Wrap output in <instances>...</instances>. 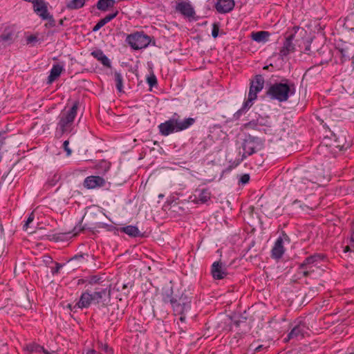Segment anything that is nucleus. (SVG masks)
I'll return each instance as SVG.
<instances>
[{"label": "nucleus", "mask_w": 354, "mask_h": 354, "mask_svg": "<svg viewBox=\"0 0 354 354\" xmlns=\"http://www.w3.org/2000/svg\"><path fill=\"white\" fill-rule=\"evenodd\" d=\"M111 289L110 284H99L94 288L88 287L84 292L79 301L78 308H88L92 304L106 306L111 301Z\"/></svg>", "instance_id": "nucleus-1"}, {"label": "nucleus", "mask_w": 354, "mask_h": 354, "mask_svg": "<svg viewBox=\"0 0 354 354\" xmlns=\"http://www.w3.org/2000/svg\"><path fill=\"white\" fill-rule=\"evenodd\" d=\"M195 120L192 118L185 119L183 121L178 118H173L158 126L159 131L162 136H167L174 131H180L186 129L194 122Z\"/></svg>", "instance_id": "nucleus-2"}, {"label": "nucleus", "mask_w": 354, "mask_h": 354, "mask_svg": "<svg viewBox=\"0 0 354 354\" xmlns=\"http://www.w3.org/2000/svg\"><path fill=\"white\" fill-rule=\"evenodd\" d=\"M295 91L294 84L274 83L270 86L267 94L279 102H285L288 100L290 95L295 93Z\"/></svg>", "instance_id": "nucleus-3"}, {"label": "nucleus", "mask_w": 354, "mask_h": 354, "mask_svg": "<svg viewBox=\"0 0 354 354\" xmlns=\"http://www.w3.org/2000/svg\"><path fill=\"white\" fill-rule=\"evenodd\" d=\"M78 106L79 102H75L72 107L68 111L62 113L58 126L59 127L62 134L71 131V127L76 117Z\"/></svg>", "instance_id": "nucleus-4"}, {"label": "nucleus", "mask_w": 354, "mask_h": 354, "mask_svg": "<svg viewBox=\"0 0 354 354\" xmlns=\"http://www.w3.org/2000/svg\"><path fill=\"white\" fill-rule=\"evenodd\" d=\"M264 85V80L260 75L255 76V78L250 83L248 97L244 104L243 108H249L252 106V102L257 98V94L261 91Z\"/></svg>", "instance_id": "nucleus-5"}, {"label": "nucleus", "mask_w": 354, "mask_h": 354, "mask_svg": "<svg viewBox=\"0 0 354 354\" xmlns=\"http://www.w3.org/2000/svg\"><path fill=\"white\" fill-rule=\"evenodd\" d=\"M129 45L136 50L147 47L151 42V39L147 35L141 32H136L127 37Z\"/></svg>", "instance_id": "nucleus-6"}, {"label": "nucleus", "mask_w": 354, "mask_h": 354, "mask_svg": "<svg viewBox=\"0 0 354 354\" xmlns=\"http://www.w3.org/2000/svg\"><path fill=\"white\" fill-rule=\"evenodd\" d=\"M299 30V28L298 26H295L290 33L288 32H286V40L279 52V55L281 57H286L288 54L295 52V47L292 41L295 40V34Z\"/></svg>", "instance_id": "nucleus-7"}, {"label": "nucleus", "mask_w": 354, "mask_h": 354, "mask_svg": "<svg viewBox=\"0 0 354 354\" xmlns=\"http://www.w3.org/2000/svg\"><path fill=\"white\" fill-rule=\"evenodd\" d=\"M307 334V328L303 324H299L295 326L288 335V338L286 341H289L292 339H301Z\"/></svg>", "instance_id": "nucleus-8"}, {"label": "nucleus", "mask_w": 354, "mask_h": 354, "mask_svg": "<svg viewBox=\"0 0 354 354\" xmlns=\"http://www.w3.org/2000/svg\"><path fill=\"white\" fill-rule=\"evenodd\" d=\"M211 272L214 279H223L227 275L226 268L220 261H216L212 264Z\"/></svg>", "instance_id": "nucleus-9"}, {"label": "nucleus", "mask_w": 354, "mask_h": 354, "mask_svg": "<svg viewBox=\"0 0 354 354\" xmlns=\"http://www.w3.org/2000/svg\"><path fill=\"white\" fill-rule=\"evenodd\" d=\"M32 4L34 11L42 19L49 17L47 5L44 0H35Z\"/></svg>", "instance_id": "nucleus-10"}, {"label": "nucleus", "mask_w": 354, "mask_h": 354, "mask_svg": "<svg viewBox=\"0 0 354 354\" xmlns=\"http://www.w3.org/2000/svg\"><path fill=\"white\" fill-rule=\"evenodd\" d=\"M17 37V32L15 26H8L1 35L0 40L7 44H11Z\"/></svg>", "instance_id": "nucleus-11"}, {"label": "nucleus", "mask_w": 354, "mask_h": 354, "mask_svg": "<svg viewBox=\"0 0 354 354\" xmlns=\"http://www.w3.org/2000/svg\"><path fill=\"white\" fill-rule=\"evenodd\" d=\"M105 180L100 176H91L85 178L84 186L88 189H94L97 187H102Z\"/></svg>", "instance_id": "nucleus-12"}, {"label": "nucleus", "mask_w": 354, "mask_h": 354, "mask_svg": "<svg viewBox=\"0 0 354 354\" xmlns=\"http://www.w3.org/2000/svg\"><path fill=\"white\" fill-rule=\"evenodd\" d=\"M234 7V0H218L216 4V9L220 13L229 12Z\"/></svg>", "instance_id": "nucleus-13"}, {"label": "nucleus", "mask_w": 354, "mask_h": 354, "mask_svg": "<svg viewBox=\"0 0 354 354\" xmlns=\"http://www.w3.org/2000/svg\"><path fill=\"white\" fill-rule=\"evenodd\" d=\"M176 10L187 17H193L195 14L194 8L187 2H180L176 6Z\"/></svg>", "instance_id": "nucleus-14"}, {"label": "nucleus", "mask_w": 354, "mask_h": 354, "mask_svg": "<svg viewBox=\"0 0 354 354\" xmlns=\"http://www.w3.org/2000/svg\"><path fill=\"white\" fill-rule=\"evenodd\" d=\"M283 239L279 237L276 241L272 250V257L274 259H280L284 253L285 249L283 245Z\"/></svg>", "instance_id": "nucleus-15"}, {"label": "nucleus", "mask_w": 354, "mask_h": 354, "mask_svg": "<svg viewBox=\"0 0 354 354\" xmlns=\"http://www.w3.org/2000/svg\"><path fill=\"white\" fill-rule=\"evenodd\" d=\"M195 198L194 201L196 203H205L211 198V194L207 189H203L199 191L198 195H194Z\"/></svg>", "instance_id": "nucleus-16"}, {"label": "nucleus", "mask_w": 354, "mask_h": 354, "mask_svg": "<svg viewBox=\"0 0 354 354\" xmlns=\"http://www.w3.org/2000/svg\"><path fill=\"white\" fill-rule=\"evenodd\" d=\"M92 56L96 58L98 61L101 62L102 64L109 68L111 67V64L107 57L103 53L101 50H97L91 53Z\"/></svg>", "instance_id": "nucleus-17"}, {"label": "nucleus", "mask_w": 354, "mask_h": 354, "mask_svg": "<svg viewBox=\"0 0 354 354\" xmlns=\"http://www.w3.org/2000/svg\"><path fill=\"white\" fill-rule=\"evenodd\" d=\"M63 67L59 64L54 65L50 71V75L48 78V84H51L54 82L62 73Z\"/></svg>", "instance_id": "nucleus-18"}, {"label": "nucleus", "mask_w": 354, "mask_h": 354, "mask_svg": "<svg viewBox=\"0 0 354 354\" xmlns=\"http://www.w3.org/2000/svg\"><path fill=\"white\" fill-rule=\"evenodd\" d=\"M171 303L176 315H183L187 308L189 307L188 304H186L184 302L181 304L180 301L178 302L176 300L174 301L171 299Z\"/></svg>", "instance_id": "nucleus-19"}, {"label": "nucleus", "mask_w": 354, "mask_h": 354, "mask_svg": "<svg viewBox=\"0 0 354 354\" xmlns=\"http://www.w3.org/2000/svg\"><path fill=\"white\" fill-rule=\"evenodd\" d=\"M323 259V257L320 254H315L310 257H307L304 261L300 264L299 267V270H302L306 268L307 266H310L319 260Z\"/></svg>", "instance_id": "nucleus-20"}, {"label": "nucleus", "mask_w": 354, "mask_h": 354, "mask_svg": "<svg viewBox=\"0 0 354 354\" xmlns=\"http://www.w3.org/2000/svg\"><path fill=\"white\" fill-rule=\"evenodd\" d=\"M118 13V12L116 11L114 13L109 14V15H106L104 18L100 19L97 23V24L93 27V31L98 30L100 28H101L102 26H104L106 23L109 22L113 19H114L117 16Z\"/></svg>", "instance_id": "nucleus-21"}, {"label": "nucleus", "mask_w": 354, "mask_h": 354, "mask_svg": "<svg viewBox=\"0 0 354 354\" xmlns=\"http://www.w3.org/2000/svg\"><path fill=\"white\" fill-rule=\"evenodd\" d=\"M120 231L128 234L130 236L132 237H137L142 236L140 230L137 227L129 225L127 227H123L120 228Z\"/></svg>", "instance_id": "nucleus-22"}, {"label": "nucleus", "mask_w": 354, "mask_h": 354, "mask_svg": "<svg viewBox=\"0 0 354 354\" xmlns=\"http://www.w3.org/2000/svg\"><path fill=\"white\" fill-rule=\"evenodd\" d=\"M270 33L267 31H259L257 32H252L251 37L253 40L261 42L266 41L268 39Z\"/></svg>", "instance_id": "nucleus-23"}, {"label": "nucleus", "mask_w": 354, "mask_h": 354, "mask_svg": "<svg viewBox=\"0 0 354 354\" xmlns=\"http://www.w3.org/2000/svg\"><path fill=\"white\" fill-rule=\"evenodd\" d=\"M115 0H99L97 3V8L103 11H106L109 8L113 7Z\"/></svg>", "instance_id": "nucleus-24"}, {"label": "nucleus", "mask_w": 354, "mask_h": 354, "mask_svg": "<svg viewBox=\"0 0 354 354\" xmlns=\"http://www.w3.org/2000/svg\"><path fill=\"white\" fill-rule=\"evenodd\" d=\"M85 0H70L67 2L66 7L68 9H78L84 6Z\"/></svg>", "instance_id": "nucleus-25"}, {"label": "nucleus", "mask_w": 354, "mask_h": 354, "mask_svg": "<svg viewBox=\"0 0 354 354\" xmlns=\"http://www.w3.org/2000/svg\"><path fill=\"white\" fill-rule=\"evenodd\" d=\"M243 156L245 155L250 156L252 155L255 151V147L252 142H245L243 143Z\"/></svg>", "instance_id": "nucleus-26"}, {"label": "nucleus", "mask_w": 354, "mask_h": 354, "mask_svg": "<svg viewBox=\"0 0 354 354\" xmlns=\"http://www.w3.org/2000/svg\"><path fill=\"white\" fill-rule=\"evenodd\" d=\"M115 80L118 90L121 92L122 91V77L120 73L115 72Z\"/></svg>", "instance_id": "nucleus-27"}, {"label": "nucleus", "mask_w": 354, "mask_h": 354, "mask_svg": "<svg viewBox=\"0 0 354 354\" xmlns=\"http://www.w3.org/2000/svg\"><path fill=\"white\" fill-rule=\"evenodd\" d=\"M99 284H106V283H104V281H100L99 278H97V277L94 276V277H92L89 279L87 286H90V287L94 288V287L97 286Z\"/></svg>", "instance_id": "nucleus-28"}, {"label": "nucleus", "mask_w": 354, "mask_h": 354, "mask_svg": "<svg viewBox=\"0 0 354 354\" xmlns=\"http://www.w3.org/2000/svg\"><path fill=\"white\" fill-rule=\"evenodd\" d=\"M35 219V215H34V212H32L28 216L26 223L24 224V229L25 230H28V229L30 228V223H32Z\"/></svg>", "instance_id": "nucleus-29"}, {"label": "nucleus", "mask_w": 354, "mask_h": 354, "mask_svg": "<svg viewBox=\"0 0 354 354\" xmlns=\"http://www.w3.org/2000/svg\"><path fill=\"white\" fill-rule=\"evenodd\" d=\"M147 82L150 86H153L157 84V80L154 75L147 77Z\"/></svg>", "instance_id": "nucleus-30"}, {"label": "nucleus", "mask_w": 354, "mask_h": 354, "mask_svg": "<svg viewBox=\"0 0 354 354\" xmlns=\"http://www.w3.org/2000/svg\"><path fill=\"white\" fill-rule=\"evenodd\" d=\"M218 31H219V26L218 24L216 23H214L213 24V27H212V36L216 38L218 35Z\"/></svg>", "instance_id": "nucleus-31"}, {"label": "nucleus", "mask_w": 354, "mask_h": 354, "mask_svg": "<svg viewBox=\"0 0 354 354\" xmlns=\"http://www.w3.org/2000/svg\"><path fill=\"white\" fill-rule=\"evenodd\" d=\"M350 242L351 245L354 246V220L352 222L351 227Z\"/></svg>", "instance_id": "nucleus-32"}, {"label": "nucleus", "mask_w": 354, "mask_h": 354, "mask_svg": "<svg viewBox=\"0 0 354 354\" xmlns=\"http://www.w3.org/2000/svg\"><path fill=\"white\" fill-rule=\"evenodd\" d=\"M69 142L66 140L64 142L63 147L68 156H70L72 153L71 150L68 147Z\"/></svg>", "instance_id": "nucleus-33"}, {"label": "nucleus", "mask_w": 354, "mask_h": 354, "mask_svg": "<svg viewBox=\"0 0 354 354\" xmlns=\"http://www.w3.org/2000/svg\"><path fill=\"white\" fill-rule=\"evenodd\" d=\"M48 20V23L46 24V26L53 27L55 26V21L53 17L49 14V17L47 19Z\"/></svg>", "instance_id": "nucleus-34"}, {"label": "nucleus", "mask_w": 354, "mask_h": 354, "mask_svg": "<svg viewBox=\"0 0 354 354\" xmlns=\"http://www.w3.org/2000/svg\"><path fill=\"white\" fill-rule=\"evenodd\" d=\"M250 180V176L248 174H243L241 177V182L243 184L248 183Z\"/></svg>", "instance_id": "nucleus-35"}, {"label": "nucleus", "mask_w": 354, "mask_h": 354, "mask_svg": "<svg viewBox=\"0 0 354 354\" xmlns=\"http://www.w3.org/2000/svg\"><path fill=\"white\" fill-rule=\"evenodd\" d=\"M38 346L35 345V344H30V345H27L25 348V349L26 351H28L29 353H31L36 348H37Z\"/></svg>", "instance_id": "nucleus-36"}, {"label": "nucleus", "mask_w": 354, "mask_h": 354, "mask_svg": "<svg viewBox=\"0 0 354 354\" xmlns=\"http://www.w3.org/2000/svg\"><path fill=\"white\" fill-rule=\"evenodd\" d=\"M303 274L304 277H307L311 273V271H308L306 268L299 270Z\"/></svg>", "instance_id": "nucleus-37"}, {"label": "nucleus", "mask_w": 354, "mask_h": 354, "mask_svg": "<svg viewBox=\"0 0 354 354\" xmlns=\"http://www.w3.org/2000/svg\"><path fill=\"white\" fill-rule=\"evenodd\" d=\"M335 147L336 148H338L339 150L346 149L349 147V144L348 143L346 145H345L344 144V145L337 144Z\"/></svg>", "instance_id": "nucleus-38"}, {"label": "nucleus", "mask_w": 354, "mask_h": 354, "mask_svg": "<svg viewBox=\"0 0 354 354\" xmlns=\"http://www.w3.org/2000/svg\"><path fill=\"white\" fill-rule=\"evenodd\" d=\"M102 350L104 351L106 353H112V349L109 348L107 344L102 345Z\"/></svg>", "instance_id": "nucleus-39"}, {"label": "nucleus", "mask_w": 354, "mask_h": 354, "mask_svg": "<svg viewBox=\"0 0 354 354\" xmlns=\"http://www.w3.org/2000/svg\"><path fill=\"white\" fill-rule=\"evenodd\" d=\"M37 40V37L35 35H30L28 37L27 41L28 43L32 42Z\"/></svg>", "instance_id": "nucleus-40"}, {"label": "nucleus", "mask_w": 354, "mask_h": 354, "mask_svg": "<svg viewBox=\"0 0 354 354\" xmlns=\"http://www.w3.org/2000/svg\"><path fill=\"white\" fill-rule=\"evenodd\" d=\"M59 176H57V175H55L54 177H53V183H50V185H55V183L59 180Z\"/></svg>", "instance_id": "nucleus-41"}, {"label": "nucleus", "mask_w": 354, "mask_h": 354, "mask_svg": "<svg viewBox=\"0 0 354 354\" xmlns=\"http://www.w3.org/2000/svg\"><path fill=\"white\" fill-rule=\"evenodd\" d=\"M60 268V266L59 264H57V267L55 269V270L53 271V272H59V270Z\"/></svg>", "instance_id": "nucleus-42"}, {"label": "nucleus", "mask_w": 354, "mask_h": 354, "mask_svg": "<svg viewBox=\"0 0 354 354\" xmlns=\"http://www.w3.org/2000/svg\"><path fill=\"white\" fill-rule=\"evenodd\" d=\"M87 354H96V351L95 350H90L87 352Z\"/></svg>", "instance_id": "nucleus-43"}, {"label": "nucleus", "mask_w": 354, "mask_h": 354, "mask_svg": "<svg viewBox=\"0 0 354 354\" xmlns=\"http://www.w3.org/2000/svg\"><path fill=\"white\" fill-rule=\"evenodd\" d=\"M262 347H263V346H261H261H259L258 347H257V348H255V351H256V352H259V351H261V349L262 348Z\"/></svg>", "instance_id": "nucleus-44"}, {"label": "nucleus", "mask_w": 354, "mask_h": 354, "mask_svg": "<svg viewBox=\"0 0 354 354\" xmlns=\"http://www.w3.org/2000/svg\"><path fill=\"white\" fill-rule=\"evenodd\" d=\"M324 149H325V147H324V146H323V145H320V146L319 147V151H324Z\"/></svg>", "instance_id": "nucleus-45"}, {"label": "nucleus", "mask_w": 354, "mask_h": 354, "mask_svg": "<svg viewBox=\"0 0 354 354\" xmlns=\"http://www.w3.org/2000/svg\"><path fill=\"white\" fill-rule=\"evenodd\" d=\"M180 315V320L181 322H183V321L185 320V316H183V315Z\"/></svg>", "instance_id": "nucleus-46"}, {"label": "nucleus", "mask_w": 354, "mask_h": 354, "mask_svg": "<svg viewBox=\"0 0 354 354\" xmlns=\"http://www.w3.org/2000/svg\"><path fill=\"white\" fill-rule=\"evenodd\" d=\"M307 270L308 271H311V273L314 272V270L313 269H311V267L310 266H307Z\"/></svg>", "instance_id": "nucleus-47"}, {"label": "nucleus", "mask_w": 354, "mask_h": 354, "mask_svg": "<svg viewBox=\"0 0 354 354\" xmlns=\"http://www.w3.org/2000/svg\"><path fill=\"white\" fill-rule=\"evenodd\" d=\"M350 250V247L348 245L346 246L344 249V252H348Z\"/></svg>", "instance_id": "nucleus-48"}, {"label": "nucleus", "mask_w": 354, "mask_h": 354, "mask_svg": "<svg viewBox=\"0 0 354 354\" xmlns=\"http://www.w3.org/2000/svg\"><path fill=\"white\" fill-rule=\"evenodd\" d=\"M268 66H264V67H263V69H264V70H266V69H268Z\"/></svg>", "instance_id": "nucleus-49"}, {"label": "nucleus", "mask_w": 354, "mask_h": 354, "mask_svg": "<svg viewBox=\"0 0 354 354\" xmlns=\"http://www.w3.org/2000/svg\"><path fill=\"white\" fill-rule=\"evenodd\" d=\"M68 308H71V304L68 305Z\"/></svg>", "instance_id": "nucleus-50"}]
</instances>
